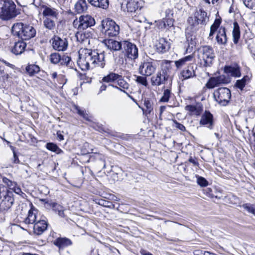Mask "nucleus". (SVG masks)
Wrapping results in <instances>:
<instances>
[{"label": "nucleus", "mask_w": 255, "mask_h": 255, "mask_svg": "<svg viewBox=\"0 0 255 255\" xmlns=\"http://www.w3.org/2000/svg\"><path fill=\"white\" fill-rule=\"evenodd\" d=\"M104 52L99 53L96 50L83 49L79 51L77 64L82 71L96 67L103 68L105 66Z\"/></svg>", "instance_id": "1"}, {"label": "nucleus", "mask_w": 255, "mask_h": 255, "mask_svg": "<svg viewBox=\"0 0 255 255\" xmlns=\"http://www.w3.org/2000/svg\"><path fill=\"white\" fill-rule=\"evenodd\" d=\"M11 31L14 35L23 40H29L36 35V29L31 25L23 22L14 23L12 26Z\"/></svg>", "instance_id": "2"}, {"label": "nucleus", "mask_w": 255, "mask_h": 255, "mask_svg": "<svg viewBox=\"0 0 255 255\" xmlns=\"http://www.w3.org/2000/svg\"><path fill=\"white\" fill-rule=\"evenodd\" d=\"M198 59L204 67L211 66L215 58V54L212 47L203 46L198 49Z\"/></svg>", "instance_id": "3"}, {"label": "nucleus", "mask_w": 255, "mask_h": 255, "mask_svg": "<svg viewBox=\"0 0 255 255\" xmlns=\"http://www.w3.org/2000/svg\"><path fill=\"white\" fill-rule=\"evenodd\" d=\"M14 202L13 193L5 187L0 186V211H7Z\"/></svg>", "instance_id": "4"}, {"label": "nucleus", "mask_w": 255, "mask_h": 255, "mask_svg": "<svg viewBox=\"0 0 255 255\" xmlns=\"http://www.w3.org/2000/svg\"><path fill=\"white\" fill-rule=\"evenodd\" d=\"M17 14L14 2L12 0H5L0 11V18L7 20L15 17Z\"/></svg>", "instance_id": "5"}, {"label": "nucleus", "mask_w": 255, "mask_h": 255, "mask_svg": "<svg viewBox=\"0 0 255 255\" xmlns=\"http://www.w3.org/2000/svg\"><path fill=\"white\" fill-rule=\"evenodd\" d=\"M101 25L102 31L106 36L115 37L119 33V26L112 19H106L102 20Z\"/></svg>", "instance_id": "6"}, {"label": "nucleus", "mask_w": 255, "mask_h": 255, "mask_svg": "<svg viewBox=\"0 0 255 255\" xmlns=\"http://www.w3.org/2000/svg\"><path fill=\"white\" fill-rule=\"evenodd\" d=\"M213 96L221 106H226L230 102L231 97L230 90L226 87L219 88L213 93Z\"/></svg>", "instance_id": "7"}, {"label": "nucleus", "mask_w": 255, "mask_h": 255, "mask_svg": "<svg viewBox=\"0 0 255 255\" xmlns=\"http://www.w3.org/2000/svg\"><path fill=\"white\" fill-rule=\"evenodd\" d=\"M95 24V20L93 17L89 14L81 15L79 19L74 20L73 25L79 31L91 27Z\"/></svg>", "instance_id": "8"}, {"label": "nucleus", "mask_w": 255, "mask_h": 255, "mask_svg": "<svg viewBox=\"0 0 255 255\" xmlns=\"http://www.w3.org/2000/svg\"><path fill=\"white\" fill-rule=\"evenodd\" d=\"M156 62L155 61H146L142 63L138 68V73L145 76H150L156 71Z\"/></svg>", "instance_id": "9"}, {"label": "nucleus", "mask_w": 255, "mask_h": 255, "mask_svg": "<svg viewBox=\"0 0 255 255\" xmlns=\"http://www.w3.org/2000/svg\"><path fill=\"white\" fill-rule=\"evenodd\" d=\"M122 50L125 53V55L128 59L135 60L137 58L138 56V48L134 44L128 40H124Z\"/></svg>", "instance_id": "10"}, {"label": "nucleus", "mask_w": 255, "mask_h": 255, "mask_svg": "<svg viewBox=\"0 0 255 255\" xmlns=\"http://www.w3.org/2000/svg\"><path fill=\"white\" fill-rule=\"evenodd\" d=\"M169 82V85H171L172 79H169L166 74H164L160 71H158L155 75L151 77L150 82L153 86H159Z\"/></svg>", "instance_id": "11"}, {"label": "nucleus", "mask_w": 255, "mask_h": 255, "mask_svg": "<svg viewBox=\"0 0 255 255\" xmlns=\"http://www.w3.org/2000/svg\"><path fill=\"white\" fill-rule=\"evenodd\" d=\"M173 20L170 18H163L156 21V26L162 31H172L174 29Z\"/></svg>", "instance_id": "12"}, {"label": "nucleus", "mask_w": 255, "mask_h": 255, "mask_svg": "<svg viewBox=\"0 0 255 255\" xmlns=\"http://www.w3.org/2000/svg\"><path fill=\"white\" fill-rule=\"evenodd\" d=\"M52 47L57 51H65L68 46V41L66 38H61L55 36L52 39Z\"/></svg>", "instance_id": "13"}, {"label": "nucleus", "mask_w": 255, "mask_h": 255, "mask_svg": "<svg viewBox=\"0 0 255 255\" xmlns=\"http://www.w3.org/2000/svg\"><path fill=\"white\" fill-rule=\"evenodd\" d=\"M42 15L43 16L57 19L59 16V10L49 4L43 5Z\"/></svg>", "instance_id": "14"}, {"label": "nucleus", "mask_w": 255, "mask_h": 255, "mask_svg": "<svg viewBox=\"0 0 255 255\" xmlns=\"http://www.w3.org/2000/svg\"><path fill=\"white\" fill-rule=\"evenodd\" d=\"M104 43L107 47L111 51H119L123 50V41H118L113 39H105Z\"/></svg>", "instance_id": "15"}, {"label": "nucleus", "mask_w": 255, "mask_h": 255, "mask_svg": "<svg viewBox=\"0 0 255 255\" xmlns=\"http://www.w3.org/2000/svg\"><path fill=\"white\" fill-rule=\"evenodd\" d=\"M200 125L206 126L210 129L213 128V116L209 111H205L202 116L200 121Z\"/></svg>", "instance_id": "16"}, {"label": "nucleus", "mask_w": 255, "mask_h": 255, "mask_svg": "<svg viewBox=\"0 0 255 255\" xmlns=\"http://www.w3.org/2000/svg\"><path fill=\"white\" fill-rule=\"evenodd\" d=\"M47 225V223L45 220L39 219L38 221L34 224L33 231L34 234L37 235H41L46 230Z\"/></svg>", "instance_id": "17"}, {"label": "nucleus", "mask_w": 255, "mask_h": 255, "mask_svg": "<svg viewBox=\"0 0 255 255\" xmlns=\"http://www.w3.org/2000/svg\"><path fill=\"white\" fill-rule=\"evenodd\" d=\"M227 81L228 80L224 75L212 77L207 84V86L208 88H213L220 84L227 83Z\"/></svg>", "instance_id": "18"}, {"label": "nucleus", "mask_w": 255, "mask_h": 255, "mask_svg": "<svg viewBox=\"0 0 255 255\" xmlns=\"http://www.w3.org/2000/svg\"><path fill=\"white\" fill-rule=\"evenodd\" d=\"M172 61L169 60H164L160 62V72L166 74V75L170 79H172V77L170 76L171 71L172 69Z\"/></svg>", "instance_id": "19"}, {"label": "nucleus", "mask_w": 255, "mask_h": 255, "mask_svg": "<svg viewBox=\"0 0 255 255\" xmlns=\"http://www.w3.org/2000/svg\"><path fill=\"white\" fill-rule=\"evenodd\" d=\"M193 56L189 55L185 56L178 60L174 62L175 66L177 69H180L185 66H188L189 64H192L191 62L193 61Z\"/></svg>", "instance_id": "20"}, {"label": "nucleus", "mask_w": 255, "mask_h": 255, "mask_svg": "<svg viewBox=\"0 0 255 255\" xmlns=\"http://www.w3.org/2000/svg\"><path fill=\"white\" fill-rule=\"evenodd\" d=\"M216 39L219 44H226L228 39L225 27L221 26L219 28Z\"/></svg>", "instance_id": "21"}, {"label": "nucleus", "mask_w": 255, "mask_h": 255, "mask_svg": "<svg viewBox=\"0 0 255 255\" xmlns=\"http://www.w3.org/2000/svg\"><path fill=\"white\" fill-rule=\"evenodd\" d=\"M26 43L23 40H20L15 43L11 49V52L15 55H20L25 50Z\"/></svg>", "instance_id": "22"}, {"label": "nucleus", "mask_w": 255, "mask_h": 255, "mask_svg": "<svg viewBox=\"0 0 255 255\" xmlns=\"http://www.w3.org/2000/svg\"><path fill=\"white\" fill-rule=\"evenodd\" d=\"M156 48L159 52L164 53L169 49V43L165 38H160L158 43L156 44Z\"/></svg>", "instance_id": "23"}, {"label": "nucleus", "mask_w": 255, "mask_h": 255, "mask_svg": "<svg viewBox=\"0 0 255 255\" xmlns=\"http://www.w3.org/2000/svg\"><path fill=\"white\" fill-rule=\"evenodd\" d=\"M181 76L184 79H187L192 78L196 76L195 72L194 70L193 65L189 64L181 72Z\"/></svg>", "instance_id": "24"}, {"label": "nucleus", "mask_w": 255, "mask_h": 255, "mask_svg": "<svg viewBox=\"0 0 255 255\" xmlns=\"http://www.w3.org/2000/svg\"><path fill=\"white\" fill-rule=\"evenodd\" d=\"M207 12L203 9H200L195 13V18L198 24L204 25L208 20Z\"/></svg>", "instance_id": "25"}, {"label": "nucleus", "mask_w": 255, "mask_h": 255, "mask_svg": "<svg viewBox=\"0 0 255 255\" xmlns=\"http://www.w3.org/2000/svg\"><path fill=\"white\" fill-rule=\"evenodd\" d=\"M53 244L59 249H63L71 245L72 242L66 238H58L54 241Z\"/></svg>", "instance_id": "26"}, {"label": "nucleus", "mask_w": 255, "mask_h": 255, "mask_svg": "<svg viewBox=\"0 0 255 255\" xmlns=\"http://www.w3.org/2000/svg\"><path fill=\"white\" fill-rule=\"evenodd\" d=\"M45 205L51 207L53 211L57 212L58 215L61 217H64V209L63 206L56 203L49 202L48 201L45 202Z\"/></svg>", "instance_id": "27"}, {"label": "nucleus", "mask_w": 255, "mask_h": 255, "mask_svg": "<svg viewBox=\"0 0 255 255\" xmlns=\"http://www.w3.org/2000/svg\"><path fill=\"white\" fill-rule=\"evenodd\" d=\"M126 6L128 11L131 12L135 11L138 8L140 9L141 7L138 0H127Z\"/></svg>", "instance_id": "28"}, {"label": "nucleus", "mask_w": 255, "mask_h": 255, "mask_svg": "<svg viewBox=\"0 0 255 255\" xmlns=\"http://www.w3.org/2000/svg\"><path fill=\"white\" fill-rule=\"evenodd\" d=\"M92 5L103 9H107L109 6V0H88Z\"/></svg>", "instance_id": "29"}, {"label": "nucleus", "mask_w": 255, "mask_h": 255, "mask_svg": "<svg viewBox=\"0 0 255 255\" xmlns=\"http://www.w3.org/2000/svg\"><path fill=\"white\" fill-rule=\"evenodd\" d=\"M37 211L35 210L31 209L28 212V216L25 219L24 222L26 224H35L36 223L39 219H38V217L36 215Z\"/></svg>", "instance_id": "30"}, {"label": "nucleus", "mask_w": 255, "mask_h": 255, "mask_svg": "<svg viewBox=\"0 0 255 255\" xmlns=\"http://www.w3.org/2000/svg\"><path fill=\"white\" fill-rule=\"evenodd\" d=\"M185 110L189 112V115L195 116L200 115L202 110L200 106L196 105H187Z\"/></svg>", "instance_id": "31"}, {"label": "nucleus", "mask_w": 255, "mask_h": 255, "mask_svg": "<svg viewBox=\"0 0 255 255\" xmlns=\"http://www.w3.org/2000/svg\"><path fill=\"white\" fill-rule=\"evenodd\" d=\"M224 71L227 73H230L232 76L239 77L241 74L239 67L225 66Z\"/></svg>", "instance_id": "32"}, {"label": "nucleus", "mask_w": 255, "mask_h": 255, "mask_svg": "<svg viewBox=\"0 0 255 255\" xmlns=\"http://www.w3.org/2000/svg\"><path fill=\"white\" fill-rule=\"evenodd\" d=\"M121 77V75L113 72H110L109 74L104 76L102 78V81L106 83H112L115 82Z\"/></svg>", "instance_id": "33"}, {"label": "nucleus", "mask_w": 255, "mask_h": 255, "mask_svg": "<svg viewBox=\"0 0 255 255\" xmlns=\"http://www.w3.org/2000/svg\"><path fill=\"white\" fill-rule=\"evenodd\" d=\"M173 94L170 87L165 89V87H163V95L159 100V102L163 103H167L169 99L171 98Z\"/></svg>", "instance_id": "34"}, {"label": "nucleus", "mask_w": 255, "mask_h": 255, "mask_svg": "<svg viewBox=\"0 0 255 255\" xmlns=\"http://www.w3.org/2000/svg\"><path fill=\"white\" fill-rule=\"evenodd\" d=\"M117 84L119 87H117V86H114V85L111 84H109V86H111L113 87L118 89L124 92H125L124 90H127L129 88V84L124 79L122 78V77L117 80Z\"/></svg>", "instance_id": "35"}, {"label": "nucleus", "mask_w": 255, "mask_h": 255, "mask_svg": "<svg viewBox=\"0 0 255 255\" xmlns=\"http://www.w3.org/2000/svg\"><path fill=\"white\" fill-rule=\"evenodd\" d=\"M75 9L78 13L86 11L87 9V4L86 0L78 1L75 4Z\"/></svg>", "instance_id": "36"}, {"label": "nucleus", "mask_w": 255, "mask_h": 255, "mask_svg": "<svg viewBox=\"0 0 255 255\" xmlns=\"http://www.w3.org/2000/svg\"><path fill=\"white\" fill-rule=\"evenodd\" d=\"M233 37L234 43L237 44L240 38V29L239 24L237 21L233 23Z\"/></svg>", "instance_id": "37"}, {"label": "nucleus", "mask_w": 255, "mask_h": 255, "mask_svg": "<svg viewBox=\"0 0 255 255\" xmlns=\"http://www.w3.org/2000/svg\"><path fill=\"white\" fill-rule=\"evenodd\" d=\"M251 77L246 75L241 79L236 81L235 86L241 90H243L245 86L250 82Z\"/></svg>", "instance_id": "38"}, {"label": "nucleus", "mask_w": 255, "mask_h": 255, "mask_svg": "<svg viewBox=\"0 0 255 255\" xmlns=\"http://www.w3.org/2000/svg\"><path fill=\"white\" fill-rule=\"evenodd\" d=\"M221 21L220 19H216L213 24L210 27V32L208 37L209 39H212L215 32L217 30L221 24Z\"/></svg>", "instance_id": "39"}, {"label": "nucleus", "mask_w": 255, "mask_h": 255, "mask_svg": "<svg viewBox=\"0 0 255 255\" xmlns=\"http://www.w3.org/2000/svg\"><path fill=\"white\" fill-rule=\"evenodd\" d=\"M61 65H66L71 68H73L74 63L71 61V58L67 55L61 56L60 61L59 62Z\"/></svg>", "instance_id": "40"}, {"label": "nucleus", "mask_w": 255, "mask_h": 255, "mask_svg": "<svg viewBox=\"0 0 255 255\" xmlns=\"http://www.w3.org/2000/svg\"><path fill=\"white\" fill-rule=\"evenodd\" d=\"M26 71L30 76H33L40 71V68L37 65H29L26 67Z\"/></svg>", "instance_id": "41"}, {"label": "nucleus", "mask_w": 255, "mask_h": 255, "mask_svg": "<svg viewBox=\"0 0 255 255\" xmlns=\"http://www.w3.org/2000/svg\"><path fill=\"white\" fill-rule=\"evenodd\" d=\"M44 26L49 29H53L55 27V22L52 18L46 17L43 21Z\"/></svg>", "instance_id": "42"}, {"label": "nucleus", "mask_w": 255, "mask_h": 255, "mask_svg": "<svg viewBox=\"0 0 255 255\" xmlns=\"http://www.w3.org/2000/svg\"><path fill=\"white\" fill-rule=\"evenodd\" d=\"M46 148L49 150L53 152H55L57 154H60L63 152V151L58 147V146L51 142L47 143L46 144Z\"/></svg>", "instance_id": "43"}, {"label": "nucleus", "mask_w": 255, "mask_h": 255, "mask_svg": "<svg viewBox=\"0 0 255 255\" xmlns=\"http://www.w3.org/2000/svg\"><path fill=\"white\" fill-rule=\"evenodd\" d=\"M144 106L146 108L145 113L146 114H150L153 111V102L149 99H144Z\"/></svg>", "instance_id": "44"}, {"label": "nucleus", "mask_w": 255, "mask_h": 255, "mask_svg": "<svg viewBox=\"0 0 255 255\" xmlns=\"http://www.w3.org/2000/svg\"><path fill=\"white\" fill-rule=\"evenodd\" d=\"M135 81L139 84H141L145 87H147L148 85V82L146 79V76H136Z\"/></svg>", "instance_id": "45"}, {"label": "nucleus", "mask_w": 255, "mask_h": 255, "mask_svg": "<svg viewBox=\"0 0 255 255\" xmlns=\"http://www.w3.org/2000/svg\"><path fill=\"white\" fill-rule=\"evenodd\" d=\"M60 59L61 56L58 53H53L50 55V61L52 63L54 64L59 63Z\"/></svg>", "instance_id": "46"}, {"label": "nucleus", "mask_w": 255, "mask_h": 255, "mask_svg": "<svg viewBox=\"0 0 255 255\" xmlns=\"http://www.w3.org/2000/svg\"><path fill=\"white\" fill-rule=\"evenodd\" d=\"M245 5L251 9H255V0H243Z\"/></svg>", "instance_id": "47"}, {"label": "nucleus", "mask_w": 255, "mask_h": 255, "mask_svg": "<svg viewBox=\"0 0 255 255\" xmlns=\"http://www.w3.org/2000/svg\"><path fill=\"white\" fill-rule=\"evenodd\" d=\"M98 204H99L100 205L110 208L114 207V205H113L111 202L106 201L103 199L99 200L98 202Z\"/></svg>", "instance_id": "48"}, {"label": "nucleus", "mask_w": 255, "mask_h": 255, "mask_svg": "<svg viewBox=\"0 0 255 255\" xmlns=\"http://www.w3.org/2000/svg\"><path fill=\"white\" fill-rule=\"evenodd\" d=\"M197 183L201 187H206L208 185V182L204 177L197 176Z\"/></svg>", "instance_id": "49"}, {"label": "nucleus", "mask_w": 255, "mask_h": 255, "mask_svg": "<svg viewBox=\"0 0 255 255\" xmlns=\"http://www.w3.org/2000/svg\"><path fill=\"white\" fill-rule=\"evenodd\" d=\"M2 180L3 183L7 185L9 189H10L11 188H14L13 186L15 185V182H12L6 177H3Z\"/></svg>", "instance_id": "50"}, {"label": "nucleus", "mask_w": 255, "mask_h": 255, "mask_svg": "<svg viewBox=\"0 0 255 255\" xmlns=\"http://www.w3.org/2000/svg\"><path fill=\"white\" fill-rule=\"evenodd\" d=\"M243 208L254 215H255V208L250 204H245L242 206Z\"/></svg>", "instance_id": "51"}, {"label": "nucleus", "mask_w": 255, "mask_h": 255, "mask_svg": "<svg viewBox=\"0 0 255 255\" xmlns=\"http://www.w3.org/2000/svg\"><path fill=\"white\" fill-rule=\"evenodd\" d=\"M76 109L77 110V112L78 114L82 116L84 119L85 120L89 121V116L86 113V112L84 110H81L78 107H76Z\"/></svg>", "instance_id": "52"}, {"label": "nucleus", "mask_w": 255, "mask_h": 255, "mask_svg": "<svg viewBox=\"0 0 255 255\" xmlns=\"http://www.w3.org/2000/svg\"><path fill=\"white\" fill-rule=\"evenodd\" d=\"M33 4L35 6L38 7L40 10L43 9V5H45V3L42 0H33Z\"/></svg>", "instance_id": "53"}, {"label": "nucleus", "mask_w": 255, "mask_h": 255, "mask_svg": "<svg viewBox=\"0 0 255 255\" xmlns=\"http://www.w3.org/2000/svg\"><path fill=\"white\" fill-rule=\"evenodd\" d=\"M173 122L174 123L173 127L176 128H177L179 129V130L182 131H184L186 130V128L184 127V126L178 123L176 120H173Z\"/></svg>", "instance_id": "54"}, {"label": "nucleus", "mask_w": 255, "mask_h": 255, "mask_svg": "<svg viewBox=\"0 0 255 255\" xmlns=\"http://www.w3.org/2000/svg\"><path fill=\"white\" fill-rule=\"evenodd\" d=\"M13 187L14 188H11L10 190L15 192L16 194L19 195L22 197L23 195H25V194L22 192L20 188L17 185L16 183H15V185L13 186Z\"/></svg>", "instance_id": "55"}, {"label": "nucleus", "mask_w": 255, "mask_h": 255, "mask_svg": "<svg viewBox=\"0 0 255 255\" xmlns=\"http://www.w3.org/2000/svg\"><path fill=\"white\" fill-rule=\"evenodd\" d=\"M13 158H12V162L14 164H18L20 163V161L18 159V157L17 155H16V153L15 151L13 150Z\"/></svg>", "instance_id": "56"}, {"label": "nucleus", "mask_w": 255, "mask_h": 255, "mask_svg": "<svg viewBox=\"0 0 255 255\" xmlns=\"http://www.w3.org/2000/svg\"><path fill=\"white\" fill-rule=\"evenodd\" d=\"M107 88V86L106 84L103 83L102 84V85L101 86V87H100L99 91L98 94H100L102 92L105 91L106 90Z\"/></svg>", "instance_id": "57"}, {"label": "nucleus", "mask_w": 255, "mask_h": 255, "mask_svg": "<svg viewBox=\"0 0 255 255\" xmlns=\"http://www.w3.org/2000/svg\"><path fill=\"white\" fill-rule=\"evenodd\" d=\"M57 138L59 141H61L64 139V136L62 135V134L61 133L60 131H58L57 132Z\"/></svg>", "instance_id": "58"}, {"label": "nucleus", "mask_w": 255, "mask_h": 255, "mask_svg": "<svg viewBox=\"0 0 255 255\" xmlns=\"http://www.w3.org/2000/svg\"><path fill=\"white\" fill-rule=\"evenodd\" d=\"M189 161L192 163L195 166H197L199 165V163L197 161L193 159L192 157H190L189 158Z\"/></svg>", "instance_id": "59"}, {"label": "nucleus", "mask_w": 255, "mask_h": 255, "mask_svg": "<svg viewBox=\"0 0 255 255\" xmlns=\"http://www.w3.org/2000/svg\"><path fill=\"white\" fill-rule=\"evenodd\" d=\"M166 106H161L159 108V116L161 117L162 113L165 111Z\"/></svg>", "instance_id": "60"}, {"label": "nucleus", "mask_w": 255, "mask_h": 255, "mask_svg": "<svg viewBox=\"0 0 255 255\" xmlns=\"http://www.w3.org/2000/svg\"><path fill=\"white\" fill-rule=\"evenodd\" d=\"M206 3L208 4L212 3V4H214L216 2H217L219 0H203Z\"/></svg>", "instance_id": "61"}, {"label": "nucleus", "mask_w": 255, "mask_h": 255, "mask_svg": "<svg viewBox=\"0 0 255 255\" xmlns=\"http://www.w3.org/2000/svg\"><path fill=\"white\" fill-rule=\"evenodd\" d=\"M140 254L141 255H153L152 254H151L149 252H147L145 250H142L140 251Z\"/></svg>", "instance_id": "62"}, {"label": "nucleus", "mask_w": 255, "mask_h": 255, "mask_svg": "<svg viewBox=\"0 0 255 255\" xmlns=\"http://www.w3.org/2000/svg\"><path fill=\"white\" fill-rule=\"evenodd\" d=\"M206 191L207 192V193L208 194V195L209 197H211V198H212L213 196V195L212 194V190L211 188H207V189H206Z\"/></svg>", "instance_id": "63"}, {"label": "nucleus", "mask_w": 255, "mask_h": 255, "mask_svg": "<svg viewBox=\"0 0 255 255\" xmlns=\"http://www.w3.org/2000/svg\"><path fill=\"white\" fill-rule=\"evenodd\" d=\"M1 61L2 63H3L5 65H6V66H8V67H11V68H12V67H13V65L12 64H10V63H8V62H7V61H6L5 60H3H3H1Z\"/></svg>", "instance_id": "64"}]
</instances>
